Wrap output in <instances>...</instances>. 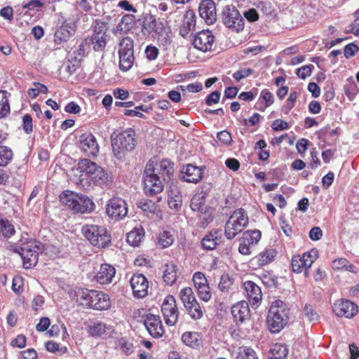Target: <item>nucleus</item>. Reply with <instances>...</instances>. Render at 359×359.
<instances>
[{"instance_id":"62","label":"nucleus","mask_w":359,"mask_h":359,"mask_svg":"<svg viewBox=\"0 0 359 359\" xmlns=\"http://www.w3.org/2000/svg\"><path fill=\"white\" fill-rule=\"evenodd\" d=\"M359 50V48L354 43H349L344 48V53L346 58L353 57L356 52Z\"/></svg>"},{"instance_id":"45","label":"nucleus","mask_w":359,"mask_h":359,"mask_svg":"<svg viewBox=\"0 0 359 359\" xmlns=\"http://www.w3.org/2000/svg\"><path fill=\"white\" fill-rule=\"evenodd\" d=\"M180 297L184 307L196 301L192 289L189 287H185L180 292Z\"/></svg>"},{"instance_id":"9","label":"nucleus","mask_w":359,"mask_h":359,"mask_svg":"<svg viewBox=\"0 0 359 359\" xmlns=\"http://www.w3.org/2000/svg\"><path fill=\"white\" fill-rule=\"evenodd\" d=\"M222 21L224 25L236 31L244 28V20L239 11L233 5H226L222 10Z\"/></svg>"},{"instance_id":"29","label":"nucleus","mask_w":359,"mask_h":359,"mask_svg":"<svg viewBox=\"0 0 359 359\" xmlns=\"http://www.w3.org/2000/svg\"><path fill=\"white\" fill-rule=\"evenodd\" d=\"M163 279L167 285H172L177 278L178 268L174 264H165Z\"/></svg>"},{"instance_id":"51","label":"nucleus","mask_w":359,"mask_h":359,"mask_svg":"<svg viewBox=\"0 0 359 359\" xmlns=\"http://www.w3.org/2000/svg\"><path fill=\"white\" fill-rule=\"evenodd\" d=\"M233 278L227 273H224L220 277V280L218 285L219 289L222 292H228L233 285Z\"/></svg>"},{"instance_id":"30","label":"nucleus","mask_w":359,"mask_h":359,"mask_svg":"<svg viewBox=\"0 0 359 359\" xmlns=\"http://www.w3.org/2000/svg\"><path fill=\"white\" fill-rule=\"evenodd\" d=\"M90 180L95 184L100 186L107 185L111 181V178L108 173L100 166H98L97 169H96L93 175L90 177Z\"/></svg>"},{"instance_id":"38","label":"nucleus","mask_w":359,"mask_h":359,"mask_svg":"<svg viewBox=\"0 0 359 359\" xmlns=\"http://www.w3.org/2000/svg\"><path fill=\"white\" fill-rule=\"evenodd\" d=\"M71 32L66 26L60 27L54 34V41L57 44H61L69 40L71 36Z\"/></svg>"},{"instance_id":"16","label":"nucleus","mask_w":359,"mask_h":359,"mask_svg":"<svg viewBox=\"0 0 359 359\" xmlns=\"http://www.w3.org/2000/svg\"><path fill=\"white\" fill-rule=\"evenodd\" d=\"M261 238V232L258 230L248 231L240 238L238 251L243 255L251 253V248L256 245Z\"/></svg>"},{"instance_id":"32","label":"nucleus","mask_w":359,"mask_h":359,"mask_svg":"<svg viewBox=\"0 0 359 359\" xmlns=\"http://www.w3.org/2000/svg\"><path fill=\"white\" fill-rule=\"evenodd\" d=\"M273 102V95L269 91L262 92L256 104V108L259 111H264L267 107Z\"/></svg>"},{"instance_id":"41","label":"nucleus","mask_w":359,"mask_h":359,"mask_svg":"<svg viewBox=\"0 0 359 359\" xmlns=\"http://www.w3.org/2000/svg\"><path fill=\"white\" fill-rule=\"evenodd\" d=\"M271 353L273 359H285L287 355L288 351L285 344H276L271 348Z\"/></svg>"},{"instance_id":"53","label":"nucleus","mask_w":359,"mask_h":359,"mask_svg":"<svg viewBox=\"0 0 359 359\" xmlns=\"http://www.w3.org/2000/svg\"><path fill=\"white\" fill-rule=\"evenodd\" d=\"M193 281L196 289L208 285L205 275L201 272H196L194 273L193 276Z\"/></svg>"},{"instance_id":"59","label":"nucleus","mask_w":359,"mask_h":359,"mask_svg":"<svg viewBox=\"0 0 359 359\" xmlns=\"http://www.w3.org/2000/svg\"><path fill=\"white\" fill-rule=\"evenodd\" d=\"M87 41L88 40L86 38L83 41H81L79 46L78 49L74 52V56H76L77 57L78 56L82 57L85 55L86 50L90 48V44Z\"/></svg>"},{"instance_id":"31","label":"nucleus","mask_w":359,"mask_h":359,"mask_svg":"<svg viewBox=\"0 0 359 359\" xmlns=\"http://www.w3.org/2000/svg\"><path fill=\"white\" fill-rule=\"evenodd\" d=\"M144 236V230L142 228H137L130 231L127 235L128 243L133 247L139 246Z\"/></svg>"},{"instance_id":"50","label":"nucleus","mask_w":359,"mask_h":359,"mask_svg":"<svg viewBox=\"0 0 359 359\" xmlns=\"http://www.w3.org/2000/svg\"><path fill=\"white\" fill-rule=\"evenodd\" d=\"M174 241V237L172 233L170 231H163L158 236V244L162 246V248H168Z\"/></svg>"},{"instance_id":"13","label":"nucleus","mask_w":359,"mask_h":359,"mask_svg":"<svg viewBox=\"0 0 359 359\" xmlns=\"http://www.w3.org/2000/svg\"><path fill=\"white\" fill-rule=\"evenodd\" d=\"M146 165H150V169L154 170L156 175L164 182H170L174 173V164L167 159H163L160 162L149 161Z\"/></svg>"},{"instance_id":"14","label":"nucleus","mask_w":359,"mask_h":359,"mask_svg":"<svg viewBox=\"0 0 359 359\" xmlns=\"http://www.w3.org/2000/svg\"><path fill=\"white\" fill-rule=\"evenodd\" d=\"M142 318L144 325L152 337L158 339L163 335L164 329L159 316L148 313Z\"/></svg>"},{"instance_id":"39","label":"nucleus","mask_w":359,"mask_h":359,"mask_svg":"<svg viewBox=\"0 0 359 359\" xmlns=\"http://www.w3.org/2000/svg\"><path fill=\"white\" fill-rule=\"evenodd\" d=\"M135 22V16L133 15H125L122 17L121 22L117 25L116 29V32H126L130 30Z\"/></svg>"},{"instance_id":"56","label":"nucleus","mask_w":359,"mask_h":359,"mask_svg":"<svg viewBox=\"0 0 359 359\" xmlns=\"http://www.w3.org/2000/svg\"><path fill=\"white\" fill-rule=\"evenodd\" d=\"M22 128L25 133L30 134L33 131V123L32 116L27 114L22 118Z\"/></svg>"},{"instance_id":"54","label":"nucleus","mask_w":359,"mask_h":359,"mask_svg":"<svg viewBox=\"0 0 359 359\" xmlns=\"http://www.w3.org/2000/svg\"><path fill=\"white\" fill-rule=\"evenodd\" d=\"M314 68L313 65H304L296 69V74L301 79H305L309 76Z\"/></svg>"},{"instance_id":"37","label":"nucleus","mask_w":359,"mask_h":359,"mask_svg":"<svg viewBox=\"0 0 359 359\" xmlns=\"http://www.w3.org/2000/svg\"><path fill=\"white\" fill-rule=\"evenodd\" d=\"M190 208L193 211L202 212L207 209L205 205V197L202 194H196L191 200Z\"/></svg>"},{"instance_id":"64","label":"nucleus","mask_w":359,"mask_h":359,"mask_svg":"<svg viewBox=\"0 0 359 359\" xmlns=\"http://www.w3.org/2000/svg\"><path fill=\"white\" fill-rule=\"evenodd\" d=\"M217 137L219 141L227 145L230 144L232 141L231 134L226 130L219 132Z\"/></svg>"},{"instance_id":"4","label":"nucleus","mask_w":359,"mask_h":359,"mask_svg":"<svg viewBox=\"0 0 359 359\" xmlns=\"http://www.w3.org/2000/svg\"><path fill=\"white\" fill-rule=\"evenodd\" d=\"M86 238L93 245L104 248L111 243V236L106 228L101 225L86 224L82 228Z\"/></svg>"},{"instance_id":"57","label":"nucleus","mask_w":359,"mask_h":359,"mask_svg":"<svg viewBox=\"0 0 359 359\" xmlns=\"http://www.w3.org/2000/svg\"><path fill=\"white\" fill-rule=\"evenodd\" d=\"M168 204L171 209H179L182 205V196L180 194H175L174 197L170 196L168 200Z\"/></svg>"},{"instance_id":"18","label":"nucleus","mask_w":359,"mask_h":359,"mask_svg":"<svg viewBox=\"0 0 359 359\" xmlns=\"http://www.w3.org/2000/svg\"><path fill=\"white\" fill-rule=\"evenodd\" d=\"M130 285L135 298H144L148 294L149 282L142 273H135L130 279Z\"/></svg>"},{"instance_id":"6","label":"nucleus","mask_w":359,"mask_h":359,"mask_svg":"<svg viewBox=\"0 0 359 359\" xmlns=\"http://www.w3.org/2000/svg\"><path fill=\"white\" fill-rule=\"evenodd\" d=\"M248 224L246 211L239 208L233 211L225 224V236L228 239L235 238Z\"/></svg>"},{"instance_id":"27","label":"nucleus","mask_w":359,"mask_h":359,"mask_svg":"<svg viewBox=\"0 0 359 359\" xmlns=\"http://www.w3.org/2000/svg\"><path fill=\"white\" fill-rule=\"evenodd\" d=\"M115 274L116 269L113 266L108 264H104L100 266L95 278L97 282L100 284H109L112 281Z\"/></svg>"},{"instance_id":"49","label":"nucleus","mask_w":359,"mask_h":359,"mask_svg":"<svg viewBox=\"0 0 359 359\" xmlns=\"http://www.w3.org/2000/svg\"><path fill=\"white\" fill-rule=\"evenodd\" d=\"M80 58H78L76 56H74V58L72 60L69 59L63 65L62 68L69 74H72L79 69L80 66Z\"/></svg>"},{"instance_id":"5","label":"nucleus","mask_w":359,"mask_h":359,"mask_svg":"<svg viewBox=\"0 0 359 359\" xmlns=\"http://www.w3.org/2000/svg\"><path fill=\"white\" fill-rule=\"evenodd\" d=\"M41 250V243L34 239L22 243L15 249V252L21 256L25 269H29L37 264L39 254Z\"/></svg>"},{"instance_id":"20","label":"nucleus","mask_w":359,"mask_h":359,"mask_svg":"<svg viewBox=\"0 0 359 359\" xmlns=\"http://www.w3.org/2000/svg\"><path fill=\"white\" fill-rule=\"evenodd\" d=\"M198 13L208 25L213 24L217 20L216 7L212 0H203L198 6Z\"/></svg>"},{"instance_id":"19","label":"nucleus","mask_w":359,"mask_h":359,"mask_svg":"<svg viewBox=\"0 0 359 359\" xmlns=\"http://www.w3.org/2000/svg\"><path fill=\"white\" fill-rule=\"evenodd\" d=\"M215 41V36L209 29L198 32L194 36V47L203 52L211 51Z\"/></svg>"},{"instance_id":"25","label":"nucleus","mask_w":359,"mask_h":359,"mask_svg":"<svg viewBox=\"0 0 359 359\" xmlns=\"http://www.w3.org/2000/svg\"><path fill=\"white\" fill-rule=\"evenodd\" d=\"M92 294L93 298L90 308L102 311L107 310L110 307L111 302L108 294L97 290H94Z\"/></svg>"},{"instance_id":"24","label":"nucleus","mask_w":359,"mask_h":359,"mask_svg":"<svg viewBox=\"0 0 359 359\" xmlns=\"http://www.w3.org/2000/svg\"><path fill=\"white\" fill-rule=\"evenodd\" d=\"M243 285L250 304L252 306H257L262 297L260 287L250 280L245 281Z\"/></svg>"},{"instance_id":"28","label":"nucleus","mask_w":359,"mask_h":359,"mask_svg":"<svg viewBox=\"0 0 359 359\" xmlns=\"http://www.w3.org/2000/svg\"><path fill=\"white\" fill-rule=\"evenodd\" d=\"M196 16L193 11H187L184 17L183 24L180 29V35L186 37L190 32L195 30Z\"/></svg>"},{"instance_id":"43","label":"nucleus","mask_w":359,"mask_h":359,"mask_svg":"<svg viewBox=\"0 0 359 359\" xmlns=\"http://www.w3.org/2000/svg\"><path fill=\"white\" fill-rule=\"evenodd\" d=\"M116 348L126 355L134 351L133 344L126 338H121L116 341Z\"/></svg>"},{"instance_id":"3","label":"nucleus","mask_w":359,"mask_h":359,"mask_svg":"<svg viewBox=\"0 0 359 359\" xmlns=\"http://www.w3.org/2000/svg\"><path fill=\"white\" fill-rule=\"evenodd\" d=\"M289 310L280 299L273 301L267 316V324L272 332H280L287 324Z\"/></svg>"},{"instance_id":"44","label":"nucleus","mask_w":359,"mask_h":359,"mask_svg":"<svg viewBox=\"0 0 359 359\" xmlns=\"http://www.w3.org/2000/svg\"><path fill=\"white\" fill-rule=\"evenodd\" d=\"M7 93V91H0V118L6 117L10 114Z\"/></svg>"},{"instance_id":"34","label":"nucleus","mask_w":359,"mask_h":359,"mask_svg":"<svg viewBox=\"0 0 359 359\" xmlns=\"http://www.w3.org/2000/svg\"><path fill=\"white\" fill-rule=\"evenodd\" d=\"M276 254V252L273 249H266L260 252L255 259L259 266H264L273 260Z\"/></svg>"},{"instance_id":"2","label":"nucleus","mask_w":359,"mask_h":359,"mask_svg":"<svg viewBox=\"0 0 359 359\" xmlns=\"http://www.w3.org/2000/svg\"><path fill=\"white\" fill-rule=\"evenodd\" d=\"M60 201L62 205L74 212L89 213L95 208V203L90 198L70 191H64L60 194Z\"/></svg>"},{"instance_id":"7","label":"nucleus","mask_w":359,"mask_h":359,"mask_svg":"<svg viewBox=\"0 0 359 359\" xmlns=\"http://www.w3.org/2000/svg\"><path fill=\"white\" fill-rule=\"evenodd\" d=\"M119 67L123 71L129 70L133 65L134 41L129 36L123 37L118 44Z\"/></svg>"},{"instance_id":"35","label":"nucleus","mask_w":359,"mask_h":359,"mask_svg":"<svg viewBox=\"0 0 359 359\" xmlns=\"http://www.w3.org/2000/svg\"><path fill=\"white\" fill-rule=\"evenodd\" d=\"M79 167L82 172L86 173L90 177L97 169L98 165L90 160L84 158L79 161Z\"/></svg>"},{"instance_id":"36","label":"nucleus","mask_w":359,"mask_h":359,"mask_svg":"<svg viewBox=\"0 0 359 359\" xmlns=\"http://www.w3.org/2000/svg\"><path fill=\"white\" fill-rule=\"evenodd\" d=\"M218 243L217 232H210L201 241V245L205 250H213Z\"/></svg>"},{"instance_id":"61","label":"nucleus","mask_w":359,"mask_h":359,"mask_svg":"<svg viewBox=\"0 0 359 359\" xmlns=\"http://www.w3.org/2000/svg\"><path fill=\"white\" fill-rule=\"evenodd\" d=\"M266 147V144L262 140L258 141L257 142V144H256V147L255 148L258 147V148H259L261 149V151H260V153L259 154V159L262 160V161H266L269 157V151L264 150V148H265Z\"/></svg>"},{"instance_id":"33","label":"nucleus","mask_w":359,"mask_h":359,"mask_svg":"<svg viewBox=\"0 0 359 359\" xmlns=\"http://www.w3.org/2000/svg\"><path fill=\"white\" fill-rule=\"evenodd\" d=\"M137 205L144 212L155 214L159 211L158 205L149 199H142L137 203Z\"/></svg>"},{"instance_id":"63","label":"nucleus","mask_w":359,"mask_h":359,"mask_svg":"<svg viewBox=\"0 0 359 359\" xmlns=\"http://www.w3.org/2000/svg\"><path fill=\"white\" fill-rule=\"evenodd\" d=\"M145 54L149 60H155L158 55V49L156 46H147L145 49Z\"/></svg>"},{"instance_id":"40","label":"nucleus","mask_w":359,"mask_h":359,"mask_svg":"<svg viewBox=\"0 0 359 359\" xmlns=\"http://www.w3.org/2000/svg\"><path fill=\"white\" fill-rule=\"evenodd\" d=\"M182 340L187 346L195 348L199 345V334L198 332H184L182 336Z\"/></svg>"},{"instance_id":"42","label":"nucleus","mask_w":359,"mask_h":359,"mask_svg":"<svg viewBox=\"0 0 359 359\" xmlns=\"http://www.w3.org/2000/svg\"><path fill=\"white\" fill-rule=\"evenodd\" d=\"M150 21L146 20L144 22L143 29H149L151 31H153L159 34H162L165 29L163 25L152 17L150 18Z\"/></svg>"},{"instance_id":"60","label":"nucleus","mask_w":359,"mask_h":359,"mask_svg":"<svg viewBox=\"0 0 359 359\" xmlns=\"http://www.w3.org/2000/svg\"><path fill=\"white\" fill-rule=\"evenodd\" d=\"M201 226L205 227L208 224L212 221L213 217L211 212H209L206 209L201 212L200 215Z\"/></svg>"},{"instance_id":"15","label":"nucleus","mask_w":359,"mask_h":359,"mask_svg":"<svg viewBox=\"0 0 359 359\" xmlns=\"http://www.w3.org/2000/svg\"><path fill=\"white\" fill-rule=\"evenodd\" d=\"M108 35L104 25L95 26L91 36L87 37L90 46H93L95 51L104 50L107 43Z\"/></svg>"},{"instance_id":"12","label":"nucleus","mask_w":359,"mask_h":359,"mask_svg":"<svg viewBox=\"0 0 359 359\" xmlns=\"http://www.w3.org/2000/svg\"><path fill=\"white\" fill-rule=\"evenodd\" d=\"M128 210L126 201L121 198H113L107 203L106 212L111 219L119 220L127 215Z\"/></svg>"},{"instance_id":"23","label":"nucleus","mask_w":359,"mask_h":359,"mask_svg":"<svg viewBox=\"0 0 359 359\" xmlns=\"http://www.w3.org/2000/svg\"><path fill=\"white\" fill-rule=\"evenodd\" d=\"M231 313L236 323H243L250 319V311L248 303L241 301L231 307Z\"/></svg>"},{"instance_id":"47","label":"nucleus","mask_w":359,"mask_h":359,"mask_svg":"<svg viewBox=\"0 0 359 359\" xmlns=\"http://www.w3.org/2000/svg\"><path fill=\"white\" fill-rule=\"evenodd\" d=\"M13 151L8 147H0V166L7 165L13 158Z\"/></svg>"},{"instance_id":"8","label":"nucleus","mask_w":359,"mask_h":359,"mask_svg":"<svg viewBox=\"0 0 359 359\" xmlns=\"http://www.w3.org/2000/svg\"><path fill=\"white\" fill-rule=\"evenodd\" d=\"M150 169V165H146L143 174L144 192L147 196H154L163 190V181L160 176Z\"/></svg>"},{"instance_id":"26","label":"nucleus","mask_w":359,"mask_h":359,"mask_svg":"<svg viewBox=\"0 0 359 359\" xmlns=\"http://www.w3.org/2000/svg\"><path fill=\"white\" fill-rule=\"evenodd\" d=\"M94 290H88L85 288H77L72 290L69 292V296L76 300L80 305L89 307L92 302V298Z\"/></svg>"},{"instance_id":"1","label":"nucleus","mask_w":359,"mask_h":359,"mask_svg":"<svg viewBox=\"0 0 359 359\" xmlns=\"http://www.w3.org/2000/svg\"><path fill=\"white\" fill-rule=\"evenodd\" d=\"M111 143L114 155L117 159L122 160L136 147L135 132L132 128L118 133L114 132L111 135Z\"/></svg>"},{"instance_id":"11","label":"nucleus","mask_w":359,"mask_h":359,"mask_svg":"<svg viewBox=\"0 0 359 359\" xmlns=\"http://www.w3.org/2000/svg\"><path fill=\"white\" fill-rule=\"evenodd\" d=\"M161 312L165 322L168 326H173L177 323L179 312L173 296L168 295L163 299Z\"/></svg>"},{"instance_id":"52","label":"nucleus","mask_w":359,"mask_h":359,"mask_svg":"<svg viewBox=\"0 0 359 359\" xmlns=\"http://www.w3.org/2000/svg\"><path fill=\"white\" fill-rule=\"evenodd\" d=\"M237 359H258L255 351L250 347H242L239 348Z\"/></svg>"},{"instance_id":"58","label":"nucleus","mask_w":359,"mask_h":359,"mask_svg":"<svg viewBox=\"0 0 359 359\" xmlns=\"http://www.w3.org/2000/svg\"><path fill=\"white\" fill-rule=\"evenodd\" d=\"M199 297L204 302H208L211 298V293L208 285L197 288Z\"/></svg>"},{"instance_id":"22","label":"nucleus","mask_w":359,"mask_h":359,"mask_svg":"<svg viewBox=\"0 0 359 359\" xmlns=\"http://www.w3.org/2000/svg\"><path fill=\"white\" fill-rule=\"evenodd\" d=\"M202 177V168L192 164L187 165L181 170V179L183 181L196 184L200 182Z\"/></svg>"},{"instance_id":"48","label":"nucleus","mask_w":359,"mask_h":359,"mask_svg":"<svg viewBox=\"0 0 359 359\" xmlns=\"http://www.w3.org/2000/svg\"><path fill=\"white\" fill-rule=\"evenodd\" d=\"M185 308L188 311L190 316L193 319L198 320V319H200L202 318L203 311L197 301H195L194 302L191 303L189 305L187 306Z\"/></svg>"},{"instance_id":"46","label":"nucleus","mask_w":359,"mask_h":359,"mask_svg":"<svg viewBox=\"0 0 359 359\" xmlns=\"http://www.w3.org/2000/svg\"><path fill=\"white\" fill-rule=\"evenodd\" d=\"M15 232L13 225L8 220L0 218V235L11 237Z\"/></svg>"},{"instance_id":"55","label":"nucleus","mask_w":359,"mask_h":359,"mask_svg":"<svg viewBox=\"0 0 359 359\" xmlns=\"http://www.w3.org/2000/svg\"><path fill=\"white\" fill-rule=\"evenodd\" d=\"M304 314L305 317L311 322L317 321L319 319L318 314L314 311L312 306L306 304L304 309Z\"/></svg>"},{"instance_id":"21","label":"nucleus","mask_w":359,"mask_h":359,"mask_svg":"<svg viewBox=\"0 0 359 359\" xmlns=\"http://www.w3.org/2000/svg\"><path fill=\"white\" fill-rule=\"evenodd\" d=\"M333 311L338 316L352 318L358 312V306L348 300H341L334 303Z\"/></svg>"},{"instance_id":"10","label":"nucleus","mask_w":359,"mask_h":359,"mask_svg":"<svg viewBox=\"0 0 359 359\" xmlns=\"http://www.w3.org/2000/svg\"><path fill=\"white\" fill-rule=\"evenodd\" d=\"M318 257V250L313 249L309 252L304 253L302 256L294 255L291 260L292 271L295 273H301L304 270L305 276H309L307 269Z\"/></svg>"},{"instance_id":"17","label":"nucleus","mask_w":359,"mask_h":359,"mask_svg":"<svg viewBox=\"0 0 359 359\" xmlns=\"http://www.w3.org/2000/svg\"><path fill=\"white\" fill-rule=\"evenodd\" d=\"M79 147L88 156H96L99 152L96 138L90 133H83L79 137Z\"/></svg>"}]
</instances>
